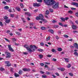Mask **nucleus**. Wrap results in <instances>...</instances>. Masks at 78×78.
<instances>
[{
  "label": "nucleus",
  "instance_id": "nucleus-53",
  "mask_svg": "<svg viewBox=\"0 0 78 78\" xmlns=\"http://www.w3.org/2000/svg\"><path fill=\"white\" fill-rule=\"evenodd\" d=\"M42 78H45L47 77V76H46V75H42Z\"/></svg>",
  "mask_w": 78,
  "mask_h": 78
},
{
  "label": "nucleus",
  "instance_id": "nucleus-38",
  "mask_svg": "<svg viewBox=\"0 0 78 78\" xmlns=\"http://www.w3.org/2000/svg\"><path fill=\"white\" fill-rule=\"evenodd\" d=\"M69 75L71 76H73V73H69Z\"/></svg>",
  "mask_w": 78,
  "mask_h": 78
},
{
  "label": "nucleus",
  "instance_id": "nucleus-23",
  "mask_svg": "<svg viewBox=\"0 0 78 78\" xmlns=\"http://www.w3.org/2000/svg\"><path fill=\"white\" fill-rule=\"evenodd\" d=\"M71 67V65H70V64H68V65L67 66H66V67H67V68H70Z\"/></svg>",
  "mask_w": 78,
  "mask_h": 78
},
{
  "label": "nucleus",
  "instance_id": "nucleus-41",
  "mask_svg": "<svg viewBox=\"0 0 78 78\" xmlns=\"http://www.w3.org/2000/svg\"><path fill=\"white\" fill-rule=\"evenodd\" d=\"M29 24L30 26H33V25H34V23H30Z\"/></svg>",
  "mask_w": 78,
  "mask_h": 78
},
{
  "label": "nucleus",
  "instance_id": "nucleus-13",
  "mask_svg": "<svg viewBox=\"0 0 78 78\" xmlns=\"http://www.w3.org/2000/svg\"><path fill=\"white\" fill-rule=\"evenodd\" d=\"M14 75L16 78H17V77H19V76H20V75L18 74L17 73H14Z\"/></svg>",
  "mask_w": 78,
  "mask_h": 78
},
{
  "label": "nucleus",
  "instance_id": "nucleus-6",
  "mask_svg": "<svg viewBox=\"0 0 78 78\" xmlns=\"http://www.w3.org/2000/svg\"><path fill=\"white\" fill-rule=\"evenodd\" d=\"M5 63L7 64V66L8 67H9V66H11V64L10 63L9 61H5Z\"/></svg>",
  "mask_w": 78,
  "mask_h": 78
},
{
  "label": "nucleus",
  "instance_id": "nucleus-11",
  "mask_svg": "<svg viewBox=\"0 0 78 78\" xmlns=\"http://www.w3.org/2000/svg\"><path fill=\"white\" fill-rule=\"evenodd\" d=\"M72 5H73L74 6H76V7H78V3L76 2H73L72 4Z\"/></svg>",
  "mask_w": 78,
  "mask_h": 78
},
{
  "label": "nucleus",
  "instance_id": "nucleus-19",
  "mask_svg": "<svg viewBox=\"0 0 78 78\" xmlns=\"http://www.w3.org/2000/svg\"><path fill=\"white\" fill-rule=\"evenodd\" d=\"M57 50L58 51H61L62 50V48H58Z\"/></svg>",
  "mask_w": 78,
  "mask_h": 78
},
{
  "label": "nucleus",
  "instance_id": "nucleus-46",
  "mask_svg": "<svg viewBox=\"0 0 78 78\" xmlns=\"http://www.w3.org/2000/svg\"><path fill=\"white\" fill-rule=\"evenodd\" d=\"M40 45L41 46H44V43L41 42V43H40Z\"/></svg>",
  "mask_w": 78,
  "mask_h": 78
},
{
  "label": "nucleus",
  "instance_id": "nucleus-60",
  "mask_svg": "<svg viewBox=\"0 0 78 78\" xmlns=\"http://www.w3.org/2000/svg\"><path fill=\"white\" fill-rule=\"evenodd\" d=\"M38 11V9H35L34 10V12H37Z\"/></svg>",
  "mask_w": 78,
  "mask_h": 78
},
{
  "label": "nucleus",
  "instance_id": "nucleus-17",
  "mask_svg": "<svg viewBox=\"0 0 78 78\" xmlns=\"http://www.w3.org/2000/svg\"><path fill=\"white\" fill-rule=\"evenodd\" d=\"M18 73L19 74V75H22V74L23 73V71L20 70L18 72Z\"/></svg>",
  "mask_w": 78,
  "mask_h": 78
},
{
  "label": "nucleus",
  "instance_id": "nucleus-1",
  "mask_svg": "<svg viewBox=\"0 0 78 78\" xmlns=\"http://www.w3.org/2000/svg\"><path fill=\"white\" fill-rule=\"evenodd\" d=\"M44 2L48 5V6H51L56 3V2L54 0H44Z\"/></svg>",
  "mask_w": 78,
  "mask_h": 78
},
{
  "label": "nucleus",
  "instance_id": "nucleus-10",
  "mask_svg": "<svg viewBox=\"0 0 78 78\" xmlns=\"http://www.w3.org/2000/svg\"><path fill=\"white\" fill-rule=\"evenodd\" d=\"M34 47L35 48H36V49L38 48L36 47V46H35V45H33H33H30V48H31V49L33 48Z\"/></svg>",
  "mask_w": 78,
  "mask_h": 78
},
{
  "label": "nucleus",
  "instance_id": "nucleus-52",
  "mask_svg": "<svg viewBox=\"0 0 78 78\" xmlns=\"http://www.w3.org/2000/svg\"><path fill=\"white\" fill-rule=\"evenodd\" d=\"M68 12L70 14H72V13H73V11H72L71 10H70L68 11Z\"/></svg>",
  "mask_w": 78,
  "mask_h": 78
},
{
  "label": "nucleus",
  "instance_id": "nucleus-25",
  "mask_svg": "<svg viewBox=\"0 0 78 78\" xmlns=\"http://www.w3.org/2000/svg\"><path fill=\"white\" fill-rule=\"evenodd\" d=\"M64 59L65 60V61L66 62H69V58H65Z\"/></svg>",
  "mask_w": 78,
  "mask_h": 78
},
{
  "label": "nucleus",
  "instance_id": "nucleus-9",
  "mask_svg": "<svg viewBox=\"0 0 78 78\" xmlns=\"http://www.w3.org/2000/svg\"><path fill=\"white\" fill-rule=\"evenodd\" d=\"M23 70L24 72H30V69L24 68L23 69Z\"/></svg>",
  "mask_w": 78,
  "mask_h": 78
},
{
  "label": "nucleus",
  "instance_id": "nucleus-64",
  "mask_svg": "<svg viewBox=\"0 0 78 78\" xmlns=\"http://www.w3.org/2000/svg\"><path fill=\"white\" fill-rule=\"evenodd\" d=\"M52 61H56V59L53 58L52 59Z\"/></svg>",
  "mask_w": 78,
  "mask_h": 78
},
{
  "label": "nucleus",
  "instance_id": "nucleus-54",
  "mask_svg": "<svg viewBox=\"0 0 78 78\" xmlns=\"http://www.w3.org/2000/svg\"><path fill=\"white\" fill-rule=\"evenodd\" d=\"M51 55H47V57H48V58H51Z\"/></svg>",
  "mask_w": 78,
  "mask_h": 78
},
{
  "label": "nucleus",
  "instance_id": "nucleus-36",
  "mask_svg": "<svg viewBox=\"0 0 78 78\" xmlns=\"http://www.w3.org/2000/svg\"><path fill=\"white\" fill-rule=\"evenodd\" d=\"M45 13V14H49V11L48 10H47Z\"/></svg>",
  "mask_w": 78,
  "mask_h": 78
},
{
  "label": "nucleus",
  "instance_id": "nucleus-15",
  "mask_svg": "<svg viewBox=\"0 0 78 78\" xmlns=\"http://www.w3.org/2000/svg\"><path fill=\"white\" fill-rule=\"evenodd\" d=\"M72 28L73 29V30H76V26L75 25H73L72 26Z\"/></svg>",
  "mask_w": 78,
  "mask_h": 78
},
{
  "label": "nucleus",
  "instance_id": "nucleus-44",
  "mask_svg": "<svg viewBox=\"0 0 78 78\" xmlns=\"http://www.w3.org/2000/svg\"><path fill=\"white\" fill-rule=\"evenodd\" d=\"M37 2H39V3H41L42 2V0H37Z\"/></svg>",
  "mask_w": 78,
  "mask_h": 78
},
{
  "label": "nucleus",
  "instance_id": "nucleus-3",
  "mask_svg": "<svg viewBox=\"0 0 78 78\" xmlns=\"http://www.w3.org/2000/svg\"><path fill=\"white\" fill-rule=\"evenodd\" d=\"M5 53L6 55L5 57L6 59H8V58H11V53L5 51Z\"/></svg>",
  "mask_w": 78,
  "mask_h": 78
},
{
  "label": "nucleus",
  "instance_id": "nucleus-2",
  "mask_svg": "<svg viewBox=\"0 0 78 78\" xmlns=\"http://www.w3.org/2000/svg\"><path fill=\"white\" fill-rule=\"evenodd\" d=\"M52 8L53 9H57L59 8V2H57L55 3V5H53L52 6Z\"/></svg>",
  "mask_w": 78,
  "mask_h": 78
},
{
  "label": "nucleus",
  "instance_id": "nucleus-50",
  "mask_svg": "<svg viewBox=\"0 0 78 78\" xmlns=\"http://www.w3.org/2000/svg\"><path fill=\"white\" fill-rule=\"evenodd\" d=\"M71 9H72V10H76V9L75 8H73V7L71 8Z\"/></svg>",
  "mask_w": 78,
  "mask_h": 78
},
{
  "label": "nucleus",
  "instance_id": "nucleus-20",
  "mask_svg": "<svg viewBox=\"0 0 78 78\" xmlns=\"http://www.w3.org/2000/svg\"><path fill=\"white\" fill-rule=\"evenodd\" d=\"M41 29L42 30H47V28L44 27H41Z\"/></svg>",
  "mask_w": 78,
  "mask_h": 78
},
{
  "label": "nucleus",
  "instance_id": "nucleus-27",
  "mask_svg": "<svg viewBox=\"0 0 78 78\" xmlns=\"http://www.w3.org/2000/svg\"><path fill=\"white\" fill-rule=\"evenodd\" d=\"M4 9H9V7L8 6H6L4 7Z\"/></svg>",
  "mask_w": 78,
  "mask_h": 78
},
{
  "label": "nucleus",
  "instance_id": "nucleus-21",
  "mask_svg": "<svg viewBox=\"0 0 78 78\" xmlns=\"http://www.w3.org/2000/svg\"><path fill=\"white\" fill-rule=\"evenodd\" d=\"M39 56L40 59H42V58H43V56H44L43 55L40 54L39 55Z\"/></svg>",
  "mask_w": 78,
  "mask_h": 78
},
{
  "label": "nucleus",
  "instance_id": "nucleus-31",
  "mask_svg": "<svg viewBox=\"0 0 78 78\" xmlns=\"http://www.w3.org/2000/svg\"><path fill=\"white\" fill-rule=\"evenodd\" d=\"M50 36L46 38V41H49V40H50Z\"/></svg>",
  "mask_w": 78,
  "mask_h": 78
},
{
  "label": "nucleus",
  "instance_id": "nucleus-56",
  "mask_svg": "<svg viewBox=\"0 0 78 78\" xmlns=\"http://www.w3.org/2000/svg\"><path fill=\"white\" fill-rule=\"evenodd\" d=\"M74 54L75 55H76V56H78V53H77V52H75L74 53Z\"/></svg>",
  "mask_w": 78,
  "mask_h": 78
},
{
  "label": "nucleus",
  "instance_id": "nucleus-55",
  "mask_svg": "<svg viewBox=\"0 0 78 78\" xmlns=\"http://www.w3.org/2000/svg\"><path fill=\"white\" fill-rule=\"evenodd\" d=\"M54 27L56 28H58L59 27V26L58 25H55L54 26Z\"/></svg>",
  "mask_w": 78,
  "mask_h": 78
},
{
  "label": "nucleus",
  "instance_id": "nucleus-18",
  "mask_svg": "<svg viewBox=\"0 0 78 78\" xmlns=\"http://www.w3.org/2000/svg\"><path fill=\"white\" fill-rule=\"evenodd\" d=\"M10 21H11V20H7L5 21V22L7 23H9L10 22Z\"/></svg>",
  "mask_w": 78,
  "mask_h": 78
},
{
  "label": "nucleus",
  "instance_id": "nucleus-59",
  "mask_svg": "<svg viewBox=\"0 0 78 78\" xmlns=\"http://www.w3.org/2000/svg\"><path fill=\"white\" fill-rule=\"evenodd\" d=\"M14 44H15V45H16V46H18V45H19V44H17L15 42L14 43Z\"/></svg>",
  "mask_w": 78,
  "mask_h": 78
},
{
  "label": "nucleus",
  "instance_id": "nucleus-14",
  "mask_svg": "<svg viewBox=\"0 0 78 78\" xmlns=\"http://www.w3.org/2000/svg\"><path fill=\"white\" fill-rule=\"evenodd\" d=\"M74 46L75 47V48H76L77 49H78V44L76 43H75L74 44Z\"/></svg>",
  "mask_w": 78,
  "mask_h": 78
},
{
  "label": "nucleus",
  "instance_id": "nucleus-29",
  "mask_svg": "<svg viewBox=\"0 0 78 78\" xmlns=\"http://www.w3.org/2000/svg\"><path fill=\"white\" fill-rule=\"evenodd\" d=\"M12 41H13V42H16V41H17V40H16V39L14 38H12Z\"/></svg>",
  "mask_w": 78,
  "mask_h": 78
},
{
  "label": "nucleus",
  "instance_id": "nucleus-47",
  "mask_svg": "<svg viewBox=\"0 0 78 78\" xmlns=\"http://www.w3.org/2000/svg\"><path fill=\"white\" fill-rule=\"evenodd\" d=\"M4 19L5 20H6V19H8V17L5 16L4 17Z\"/></svg>",
  "mask_w": 78,
  "mask_h": 78
},
{
  "label": "nucleus",
  "instance_id": "nucleus-51",
  "mask_svg": "<svg viewBox=\"0 0 78 78\" xmlns=\"http://www.w3.org/2000/svg\"><path fill=\"white\" fill-rule=\"evenodd\" d=\"M0 25L2 27H3V23H2V22L0 21Z\"/></svg>",
  "mask_w": 78,
  "mask_h": 78
},
{
  "label": "nucleus",
  "instance_id": "nucleus-7",
  "mask_svg": "<svg viewBox=\"0 0 78 78\" xmlns=\"http://www.w3.org/2000/svg\"><path fill=\"white\" fill-rule=\"evenodd\" d=\"M8 46L9 51H12V52H14V50L12 49V48H11V45H8Z\"/></svg>",
  "mask_w": 78,
  "mask_h": 78
},
{
  "label": "nucleus",
  "instance_id": "nucleus-58",
  "mask_svg": "<svg viewBox=\"0 0 78 78\" xmlns=\"http://www.w3.org/2000/svg\"><path fill=\"white\" fill-rule=\"evenodd\" d=\"M40 65L41 66H44V64L41 63H40Z\"/></svg>",
  "mask_w": 78,
  "mask_h": 78
},
{
  "label": "nucleus",
  "instance_id": "nucleus-57",
  "mask_svg": "<svg viewBox=\"0 0 78 78\" xmlns=\"http://www.w3.org/2000/svg\"><path fill=\"white\" fill-rule=\"evenodd\" d=\"M75 15L76 16V17H78V12H76V13Z\"/></svg>",
  "mask_w": 78,
  "mask_h": 78
},
{
  "label": "nucleus",
  "instance_id": "nucleus-4",
  "mask_svg": "<svg viewBox=\"0 0 78 78\" xmlns=\"http://www.w3.org/2000/svg\"><path fill=\"white\" fill-rule=\"evenodd\" d=\"M24 47L27 49V50L29 51H31V48H29L28 45H27V44H25L24 45Z\"/></svg>",
  "mask_w": 78,
  "mask_h": 78
},
{
  "label": "nucleus",
  "instance_id": "nucleus-37",
  "mask_svg": "<svg viewBox=\"0 0 78 78\" xmlns=\"http://www.w3.org/2000/svg\"><path fill=\"white\" fill-rule=\"evenodd\" d=\"M55 38L57 40H58V39H59V37H58V35L56 36L55 37Z\"/></svg>",
  "mask_w": 78,
  "mask_h": 78
},
{
  "label": "nucleus",
  "instance_id": "nucleus-62",
  "mask_svg": "<svg viewBox=\"0 0 78 78\" xmlns=\"http://www.w3.org/2000/svg\"><path fill=\"white\" fill-rule=\"evenodd\" d=\"M51 51L52 52H55V49H52L51 50Z\"/></svg>",
  "mask_w": 78,
  "mask_h": 78
},
{
  "label": "nucleus",
  "instance_id": "nucleus-63",
  "mask_svg": "<svg viewBox=\"0 0 78 78\" xmlns=\"http://www.w3.org/2000/svg\"><path fill=\"white\" fill-rule=\"evenodd\" d=\"M2 3L4 4V5H6V2L5 1H3Z\"/></svg>",
  "mask_w": 78,
  "mask_h": 78
},
{
  "label": "nucleus",
  "instance_id": "nucleus-30",
  "mask_svg": "<svg viewBox=\"0 0 78 78\" xmlns=\"http://www.w3.org/2000/svg\"><path fill=\"white\" fill-rule=\"evenodd\" d=\"M36 19L37 20H40V19H40L39 16H37L36 17Z\"/></svg>",
  "mask_w": 78,
  "mask_h": 78
},
{
  "label": "nucleus",
  "instance_id": "nucleus-42",
  "mask_svg": "<svg viewBox=\"0 0 78 78\" xmlns=\"http://www.w3.org/2000/svg\"><path fill=\"white\" fill-rule=\"evenodd\" d=\"M63 36L64 37H66V38L69 37V36L67 35H64Z\"/></svg>",
  "mask_w": 78,
  "mask_h": 78
},
{
  "label": "nucleus",
  "instance_id": "nucleus-12",
  "mask_svg": "<svg viewBox=\"0 0 78 78\" xmlns=\"http://www.w3.org/2000/svg\"><path fill=\"white\" fill-rule=\"evenodd\" d=\"M48 31L52 34H54V31L52 29H49L48 30Z\"/></svg>",
  "mask_w": 78,
  "mask_h": 78
},
{
  "label": "nucleus",
  "instance_id": "nucleus-8",
  "mask_svg": "<svg viewBox=\"0 0 78 78\" xmlns=\"http://www.w3.org/2000/svg\"><path fill=\"white\" fill-rule=\"evenodd\" d=\"M39 16L40 17V20H44V15L42 14H40L39 15Z\"/></svg>",
  "mask_w": 78,
  "mask_h": 78
},
{
  "label": "nucleus",
  "instance_id": "nucleus-22",
  "mask_svg": "<svg viewBox=\"0 0 78 78\" xmlns=\"http://www.w3.org/2000/svg\"><path fill=\"white\" fill-rule=\"evenodd\" d=\"M38 51H40L41 52H42L44 51V50L42 49H37Z\"/></svg>",
  "mask_w": 78,
  "mask_h": 78
},
{
  "label": "nucleus",
  "instance_id": "nucleus-48",
  "mask_svg": "<svg viewBox=\"0 0 78 78\" xmlns=\"http://www.w3.org/2000/svg\"><path fill=\"white\" fill-rule=\"evenodd\" d=\"M4 39L5 41H7V42H10V41H9V40L7 39L6 38H5Z\"/></svg>",
  "mask_w": 78,
  "mask_h": 78
},
{
  "label": "nucleus",
  "instance_id": "nucleus-40",
  "mask_svg": "<svg viewBox=\"0 0 78 78\" xmlns=\"http://www.w3.org/2000/svg\"><path fill=\"white\" fill-rule=\"evenodd\" d=\"M46 75H50V72H49L48 71H46Z\"/></svg>",
  "mask_w": 78,
  "mask_h": 78
},
{
  "label": "nucleus",
  "instance_id": "nucleus-5",
  "mask_svg": "<svg viewBox=\"0 0 78 78\" xmlns=\"http://www.w3.org/2000/svg\"><path fill=\"white\" fill-rule=\"evenodd\" d=\"M33 6L34 7H39V6H41V3H34L33 4Z\"/></svg>",
  "mask_w": 78,
  "mask_h": 78
},
{
  "label": "nucleus",
  "instance_id": "nucleus-61",
  "mask_svg": "<svg viewBox=\"0 0 78 78\" xmlns=\"http://www.w3.org/2000/svg\"><path fill=\"white\" fill-rule=\"evenodd\" d=\"M65 20H67L69 19V17H66L65 18Z\"/></svg>",
  "mask_w": 78,
  "mask_h": 78
},
{
  "label": "nucleus",
  "instance_id": "nucleus-24",
  "mask_svg": "<svg viewBox=\"0 0 78 78\" xmlns=\"http://www.w3.org/2000/svg\"><path fill=\"white\" fill-rule=\"evenodd\" d=\"M20 6L21 7V8H23L24 7L23 4L22 3H21L20 4Z\"/></svg>",
  "mask_w": 78,
  "mask_h": 78
},
{
  "label": "nucleus",
  "instance_id": "nucleus-35",
  "mask_svg": "<svg viewBox=\"0 0 78 78\" xmlns=\"http://www.w3.org/2000/svg\"><path fill=\"white\" fill-rule=\"evenodd\" d=\"M58 24L59 25H60L62 27H63V24H62V23H59Z\"/></svg>",
  "mask_w": 78,
  "mask_h": 78
},
{
  "label": "nucleus",
  "instance_id": "nucleus-34",
  "mask_svg": "<svg viewBox=\"0 0 78 78\" xmlns=\"http://www.w3.org/2000/svg\"><path fill=\"white\" fill-rule=\"evenodd\" d=\"M65 70V69L63 68H61V71L62 72H63Z\"/></svg>",
  "mask_w": 78,
  "mask_h": 78
},
{
  "label": "nucleus",
  "instance_id": "nucleus-33",
  "mask_svg": "<svg viewBox=\"0 0 78 78\" xmlns=\"http://www.w3.org/2000/svg\"><path fill=\"white\" fill-rule=\"evenodd\" d=\"M15 33H16V34H17L18 35H20V34H21L19 32H16Z\"/></svg>",
  "mask_w": 78,
  "mask_h": 78
},
{
  "label": "nucleus",
  "instance_id": "nucleus-32",
  "mask_svg": "<svg viewBox=\"0 0 78 78\" xmlns=\"http://www.w3.org/2000/svg\"><path fill=\"white\" fill-rule=\"evenodd\" d=\"M61 19L62 20V21H63V22H65V18H64L62 17L61 18Z\"/></svg>",
  "mask_w": 78,
  "mask_h": 78
},
{
  "label": "nucleus",
  "instance_id": "nucleus-39",
  "mask_svg": "<svg viewBox=\"0 0 78 78\" xmlns=\"http://www.w3.org/2000/svg\"><path fill=\"white\" fill-rule=\"evenodd\" d=\"M42 20V21L44 22H45V23H47V20L44 19H43V20Z\"/></svg>",
  "mask_w": 78,
  "mask_h": 78
},
{
  "label": "nucleus",
  "instance_id": "nucleus-49",
  "mask_svg": "<svg viewBox=\"0 0 78 78\" xmlns=\"http://www.w3.org/2000/svg\"><path fill=\"white\" fill-rule=\"evenodd\" d=\"M14 70V69L13 68H11L10 69V71L11 72H14V71L13 70Z\"/></svg>",
  "mask_w": 78,
  "mask_h": 78
},
{
  "label": "nucleus",
  "instance_id": "nucleus-26",
  "mask_svg": "<svg viewBox=\"0 0 78 78\" xmlns=\"http://www.w3.org/2000/svg\"><path fill=\"white\" fill-rule=\"evenodd\" d=\"M31 51H29L30 52H34V51H36V49L35 48L33 49L32 50L31 49Z\"/></svg>",
  "mask_w": 78,
  "mask_h": 78
},
{
  "label": "nucleus",
  "instance_id": "nucleus-16",
  "mask_svg": "<svg viewBox=\"0 0 78 78\" xmlns=\"http://www.w3.org/2000/svg\"><path fill=\"white\" fill-rule=\"evenodd\" d=\"M16 9L18 11H19V12H20L21 11V9H20V8L17 7L16 8Z\"/></svg>",
  "mask_w": 78,
  "mask_h": 78
},
{
  "label": "nucleus",
  "instance_id": "nucleus-43",
  "mask_svg": "<svg viewBox=\"0 0 78 78\" xmlns=\"http://www.w3.org/2000/svg\"><path fill=\"white\" fill-rule=\"evenodd\" d=\"M52 22L53 23H56V22H57V21H56L55 20H53L52 21Z\"/></svg>",
  "mask_w": 78,
  "mask_h": 78
},
{
  "label": "nucleus",
  "instance_id": "nucleus-28",
  "mask_svg": "<svg viewBox=\"0 0 78 78\" xmlns=\"http://www.w3.org/2000/svg\"><path fill=\"white\" fill-rule=\"evenodd\" d=\"M49 10L51 12H53V9H52L50 8L49 9Z\"/></svg>",
  "mask_w": 78,
  "mask_h": 78
},
{
  "label": "nucleus",
  "instance_id": "nucleus-45",
  "mask_svg": "<svg viewBox=\"0 0 78 78\" xmlns=\"http://www.w3.org/2000/svg\"><path fill=\"white\" fill-rule=\"evenodd\" d=\"M5 70V69L2 67H1L0 68V70L1 71H3Z\"/></svg>",
  "mask_w": 78,
  "mask_h": 78
}]
</instances>
